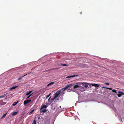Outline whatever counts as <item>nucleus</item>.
<instances>
[{"instance_id": "nucleus-5", "label": "nucleus", "mask_w": 124, "mask_h": 124, "mask_svg": "<svg viewBox=\"0 0 124 124\" xmlns=\"http://www.w3.org/2000/svg\"><path fill=\"white\" fill-rule=\"evenodd\" d=\"M31 101V100H25V101H24L23 102L24 104V105H25L26 104L30 102Z\"/></svg>"}, {"instance_id": "nucleus-10", "label": "nucleus", "mask_w": 124, "mask_h": 124, "mask_svg": "<svg viewBox=\"0 0 124 124\" xmlns=\"http://www.w3.org/2000/svg\"><path fill=\"white\" fill-rule=\"evenodd\" d=\"M91 85L93 86H99V85L98 84H92Z\"/></svg>"}, {"instance_id": "nucleus-18", "label": "nucleus", "mask_w": 124, "mask_h": 124, "mask_svg": "<svg viewBox=\"0 0 124 124\" xmlns=\"http://www.w3.org/2000/svg\"><path fill=\"white\" fill-rule=\"evenodd\" d=\"M32 124H36V121L35 120H34Z\"/></svg>"}, {"instance_id": "nucleus-20", "label": "nucleus", "mask_w": 124, "mask_h": 124, "mask_svg": "<svg viewBox=\"0 0 124 124\" xmlns=\"http://www.w3.org/2000/svg\"><path fill=\"white\" fill-rule=\"evenodd\" d=\"M42 112H46V110L45 109H43L42 110Z\"/></svg>"}, {"instance_id": "nucleus-28", "label": "nucleus", "mask_w": 124, "mask_h": 124, "mask_svg": "<svg viewBox=\"0 0 124 124\" xmlns=\"http://www.w3.org/2000/svg\"><path fill=\"white\" fill-rule=\"evenodd\" d=\"M46 91V90H44L43 91L45 92Z\"/></svg>"}, {"instance_id": "nucleus-12", "label": "nucleus", "mask_w": 124, "mask_h": 124, "mask_svg": "<svg viewBox=\"0 0 124 124\" xmlns=\"http://www.w3.org/2000/svg\"><path fill=\"white\" fill-rule=\"evenodd\" d=\"M18 113V112H13L12 113V115L13 116H15Z\"/></svg>"}, {"instance_id": "nucleus-30", "label": "nucleus", "mask_w": 124, "mask_h": 124, "mask_svg": "<svg viewBox=\"0 0 124 124\" xmlns=\"http://www.w3.org/2000/svg\"><path fill=\"white\" fill-rule=\"evenodd\" d=\"M63 110H62L61 111H63Z\"/></svg>"}, {"instance_id": "nucleus-26", "label": "nucleus", "mask_w": 124, "mask_h": 124, "mask_svg": "<svg viewBox=\"0 0 124 124\" xmlns=\"http://www.w3.org/2000/svg\"><path fill=\"white\" fill-rule=\"evenodd\" d=\"M105 84H106V85H108L109 84L108 83H105Z\"/></svg>"}, {"instance_id": "nucleus-4", "label": "nucleus", "mask_w": 124, "mask_h": 124, "mask_svg": "<svg viewBox=\"0 0 124 124\" xmlns=\"http://www.w3.org/2000/svg\"><path fill=\"white\" fill-rule=\"evenodd\" d=\"M71 85H68L66 86L64 88L62 89L61 91L62 92L64 91L66 89H67L68 88H69L70 86Z\"/></svg>"}, {"instance_id": "nucleus-17", "label": "nucleus", "mask_w": 124, "mask_h": 124, "mask_svg": "<svg viewBox=\"0 0 124 124\" xmlns=\"http://www.w3.org/2000/svg\"><path fill=\"white\" fill-rule=\"evenodd\" d=\"M26 75H27V74H26V75H24L22 76V77H20V78H18V80H20V79H22V78L24 76H26Z\"/></svg>"}, {"instance_id": "nucleus-23", "label": "nucleus", "mask_w": 124, "mask_h": 124, "mask_svg": "<svg viewBox=\"0 0 124 124\" xmlns=\"http://www.w3.org/2000/svg\"><path fill=\"white\" fill-rule=\"evenodd\" d=\"M51 94V93H50L49 95H48L47 96V97H46V98H48V97L49 96H50V95Z\"/></svg>"}, {"instance_id": "nucleus-1", "label": "nucleus", "mask_w": 124, "mask_h": 124, "mask_svg": "<svg viewBox=\"0 0 124 124\" xmlns=\"http://www.w3.org/2000/svg\"><path fill=\"white\" fill-rule=\"evenodd\" d=\"M88 86V84L85 83L78 82L76 83V85L74 86V87L77 88L78 87V90H80L82 91H84V87L86 88Z\"/></svg>"}, {"instance_id": "nucleus-11", "label": "nucleus", "mask_w": 124, "mask_h": 124, "mask_svg": "<svg viewBox=\"0 0 124 124\" xmlns=\"http://www.w3.org/2000/svg\"><path fill=\"white\" fill-rule=\"evenodd\" d=\"M32 92V91H30L29 92H28L26 94V95H29Z\"/></svg>"}, {"instance_id": "nucleus-29", "label": "nucleus", "mask_w": 124, "mask_h": 124, "mask_svg": "<svg viewBox=\"0 0 124 124\" xmlns=\"http://www.w3.org/2000/svg\"><path fill=\"white\" fill-rule=\"evenodd\" d=\"M61 106H60L59 108H61Z\"/></svg>"}, {"instance_id": "nucleus-22", "label": "nucleus", "mask_w": 124, "mask_h": 124, "mask_svg": "<svg viewBox=\"0 0 124 124\" xmlns=\"http://www.w3.org/2000/svg\"><path fill=\"white\" fill-rule=\"evenodd\" d=\"M32 94H31L30 95H29L26 98V99H28V98H29V97H30L31 96V95Z\"/></svg>"}, {"instance_id": "nucleus-15", "label": "nucleus", "mask_w": 124, "mask_h": 124, "mask_svg": "<svg viewBox=\"0 0 124 124\" xmlns=\"http://www.w3.org/2000/svg\"><path fill=\"white\" fill-rule=\"evenodd\" d=\"M7 114V113L4 114L2 116V117L1 118H3L5 117L6 116Z\"/></svg>"}, {"instance_id": "nucleus-16", "label": "nucleus", "mask_w": 124, "mask_h": 124, "mask_svg": "<svg viewBox=\"0 0 124 124\" xmlns=\"http://www.w3.org/2000/svg\"><path fill=\"white\" fill-rule=\"evenodd\" d=\"M18 101L17 102H15L13 103V105L14 106L16 105L18 103Z\"/></svg>"}, {"instance_id": "nucleus-19", "label": "nucleus", "mask_w": 124, "mask_h": 124, "mask_svg": "<svg viewBox=\"0 0 124 124\" xmlns=\"http://www.w3.org/2000/svg\"><path fill=\"white\" fill-rule=\"evenodd\" d=\"M112 91L113 92H115V93H116V91L115 90V89H113V90H112Z\"/></svg>"}, {"instance_id": "nucleus-13", "label": "nucleus", "mask_w": 124, "mask_h": 124, "mask_svg": "<svg viewBox=\"0 0 124 124\" xmlns=\"http://www.w3.org/2000/svg\"><path fill=\"white\" fill-rule=\"evenodd\" d=\"M6 96V95L5 94H4L3 95H2L1 96H0V99L1 98H3L4 97H5Z\"/></svg>"}, {"instance_id": "nucleus-14", "label": "nucleus", "mask_w": 124, "mask_h": 124, "mask_svg": "<svg viewBox=\"0 0 124 124\" xmlns=\"http://www.w3.org/2000/svg\"><path fill=\"white\" fill-rule=\"evenodd\" d=\"M54 83V82H51V83H50L49 84H48L47 85V86H49L50 85H52Z\"/></svg>"}, {"instance_id": "nucleus-21", "label": "nucleus", "mask_w": 124, "mask_h": 124, "mask_svg": "<svg viewBox=\"0 0 124 124\" xmlns=\"http://www.w3.org/2000/svg\"><path fill=\"white\" fill-rule=\"evenodd\" d=\"M62 66H68L66 64H62Z\"/></svg>"}, {"instance_id": "nucleus-7", "label": "nucleus", "mask_w": 124, "mask_h": 124, "mask_svg": "<svg viewBox=\"0 0 124 124\" xmlns=\"http://www.w3.org/2000/svg\"><path fill=\"white\" fill-rule=\"evenodd\" d=\"M77 76H77V75H76V76L74 75V76H68L67 77H66V78H73V77H75Z\"/></svg>"}, {"instance_id": "nucleus-8", "label": "nucleus", "mask_w": 124, "mask_h": 124, "mask_svg": "<svg viewBox=\"0 0 124 124\" xmlns=\"http://www.w3.org/2000/svg\"><path fill=\"white\" fill-rule=\"evenodd\" d=\"M47 107V106L46 105H43L42 106L40 109H42L44 108H46Z\"/></svg>"}, {"instance_id": "nucleus-25", "label": "nucleus", "mask_w": 124, "mask_h": 124, "mask_svg": "<svg viewBox=\"0 0 124 124\" xmlns=\"http://www.w3.org/2000/svg\"><path fill=\"white\" fill-rule=\"evenodd\" d=\"M34 111V109H33L32 110H31V111H30V113H32Z\"/></svg>"}, {"instance_id": "nucleus-27", "label": "nucleus", "mask_w": 124, "mask_h": 124, "mask_svg": "<svg viewBox=\"0 0 124 124\" xmlns=\"http://www.w3.org/2000/svg\"><path fill=\"white\" fill-rule=\"evenodd\" d=\"M50 98H51V97H50L49 98V99H48V101H49V99H50Z\"/></svg>"}, {"instance_id": "nucleus-24", "label": "nucleus", "mask_w": 124, "mask_h": 124, "mask_svg": "<svg viewBox=\"0 0 124 124\" xmlns=\"http://www.w3.org/2000/svg\"><path fill=\"white\" fill-rule=\"evenodd\" d=\"M106 88L109 89L110 90H111L112 89V88H108V87H106Z\"/></svg>"}, {"instance_id": "nucleus-2", "label": "nucleus", "mask_w": 124, "mask_h": 124, "mask_svg": "<svg viewBox=\"0 0 124 124\" xmlns=\"http://www.w3.org/2000/svg\"><path fill=\"white\" fill-rule=\"evenodd\" d=\"M70 85H71L70 86L69 88H70L73 91L75 92H77V91L78 90L79 88H78V87L76 88L75 87H74V86L76 85V84H70Z\"/></svg>"}, {"instance_id": "nucleus-6", "label": "nucleus", "mask_w": 124, "mask_h": 124, "mask_svg": "<svg viewBox=\"0 0 124 124\" xmlns=\"http://www.w3.org/2000/svg\"><path fill=\"white\" fill-rule=\"evenodd\" d=\"M124 95V93L121 92H119L118 94H117V96L119 97H120L121 95Z\"/></svg>"}, {"instance_id": "nucleus-9", "label": "nucleus", "mask_w": 124, "mask_h": 124, "mask_svg": "<svg viewBox=\"0 0 124 124\" xmlns=\"http://www.w3.org/2000/svg\"><path fill=\"white\" fill-rule=\"evenodd\" d=\"M18 87V86H13V87H10V90H12L16 88V87Z\"/></svg>"}, {"instance_id": "nucleus-3", "label": "nucleus", "mask_w": 124, "mask_h": 124, "mask_svg": "<svg viewBox=\"0 0 124 124\" xmlns=\"http://www.w3.org/2000/svg\"><path fill=\"white\" fill-rule=\"evenodd\" d=\"M59 91L57 92L54 94V97L53 99H52V100H53L55 98L57 97L58 95H59V94L60 93L61 91Z\"/></svg>"}]
</instances>
